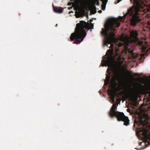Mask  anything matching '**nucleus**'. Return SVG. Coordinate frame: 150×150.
Listing matches in <instances>:
<instances>
[{
    "label": "nucleus",
    "mask_w": 150,
    "mask_h": 150,
    "mask_svg": "<svg viewBox=\"0 0 150 150\" xmlns=\"http://www.w3.org/2000/svg\"><path fill=\"white\" fill-rule=\"evenodd\" d=\"M122 0H118L117 2L119 3L120 1H121Z\"/></svg>",
    "instance_id": "nucleus-16"
},
{
    "label": "nucleus",
    "mask_w": 150,
    "mask_h": 150,
    "mask_svg": "<svg viewBox=\"0 0 150 150\" xmlns=\"http://www.w3.org/2000/svg\"><path fill=\"white\" fill-rule=\"evenodd\" d=\"M148 24L150 25V19L148 22Z\"/></svg>",
    "instance_id": "nucleus-14"
},
{
    "label": "nucleus",
    "mask_w": 150,
    "mask_h": 150,
    "mask_svg": "<svg viewBox=\"0 0 150 150\" xmlns=\"http://www.w3.org/2000/svg\"><path fill=\"white\" fill-rule=\"evenodd\" d=\"M93 25L91 23L88 25L86 22L80 21V23L76 24L75 32L71 34L70 39L71 41L74 40L73 43H80L86 35V30L93 29Z\"/></svg>",
    "instance_id": "nucleus-2"
},
{
    "label": "nucleus",
    "mask_w": 150,
    "mask_h": 150,
    "mask_svg": "<svg viewBox=\"0 0 150 150\" xmlns=\"http://www.w3.org/2000/svg\"><path fill=\"white\" fill-rule=\"evenodd\" d=\"M79 17V16H77V17Z\"/></svg>",
    "instance_id": "nucleus-18"
},
{
    "label": "nucleus",
    "mask_w": 150,
    "mask_h": 150,
    "mask_svg": "<svg viewBox=\"0 0 150 150\" xmlns=\"http://www.w3.org/2000/svg\"><path fill=\"white\" fill-rule=\"evenodd\" d=\"M143 130L144 131L143 133V134L146 138L148 139L150 141V134H148L146 130L144 127Z\"/></svg>",
    "instance_id": "nucleus-9"
},
{
    "label": "nucleus",
    "mask_w": 150,
    "mask_h": 150,
    "mask_svg": "<svg viewBox=\"0 0 150 150\" xmlns=\"http://www.w3.org/2000/svg\"><path fill=\"white\" fill-rule=\"evenodd\" d=\"M53 9L54 11L55 12L61 13L63 11L62 8L61 7H54L53 5H52Z\"/></svg>",
    "instance_id": "nucleus-7"
},
{
    "label": "nucleus",
    "mask_w": 150,
    "mask_h": 150,
    "mask_svg": "<svg viewBox=\"0 0 150 150\" xmlns=\"http://www.w3.org/2000/svg\"><path fill=\"white\" fill-rule=\"evenodd\" d=\"M133 75H134V76H137L139 77L140 76H139V74H138V73L137 74L134 73V74Z\"/></svg>",
    "instance_id": "nucleus-13"
},
{
    "label": "nucleus",
    "mask_w": 150,
    "mask_h": 150,
    "mask_svg": "<svg viewBox=\"0 0 150 150\" xmlns=\"http://www.w3.org/2000/svg\"><path fill=\"white\" fill-rule=\"evenodd\" d=\"M108 1V0H105V2L104 3V4H103L102 5V9L103 10H104L105 9V5L106 4V2Z\"/></svg>",
    "instance_id": "nucleus-11"
},
{
    "label": "nucleus",
    "mask_w": 150,
    "mask_h": 150,
    "mask_svg": "<svg viewBox=\"0 0 150 150\" xmlns=\"http://www.w3.org/2000/svg\"><path fill=\"white\" fill-rule=\"evenodd\" d=\"M98 12L100 13H101L102 12V11L101 10H100L98 11Z\"/></svg>",
    "instance_id": "nucleus-15"
},
{
    "label": "nucleus",
    "mask_w": 150,
    "mask_h": 150,
    "mask_svg": "<svg viewBox=\"0 0 150 150\" xmlns=\"http://www.w3.org/2000/svg\"><path fill=\"white\" fill-rule=\"evenodd\" d=\"M131 1L134 5L133 7L130 8L127 10V12L123 16H120L118 18H112L109 19L107 23L105 25V29L102 28L101 33L103 36L105 37L106 38L104 42L105 45L108 46V44H110L109 47L110 49L107 50L105 56H108L107 59H105L106 58L103 59L102 62L104 63L103 66L106 65L109 66H111L112 62L116 58L119 63L122 64L124 61L125 57L128 53L129 58H135L137 57L138 54L133 52L134 50L132 48H128V45L125 46V47L121 52L120 51L119 47L122 45V43H119L118 47L115 48V53L114 56L113 42H116V39L115 38V34L114 31H115L117 28L120 25V23L118 22L119 21H124L127 16L129 15V16H132L131 19V23L132 25L135 26L137 23L141 21L138 16L139 12L140 11H142L143 8L146 7L147 5L146 0H131Z\"/></svg>",
    "instance_id": "nucleus-1"
},
{
    "label": "nucleus",
    "mask_w": 150,
    "mask_h": 150,
    "mask_svg": "<svg viewBox=\"0 0 150 150\" xmlns=\"http://www.w3.org/2000/svg\"><path fill=\"white\" fill-rule=\"evenodd\" d=\"M107 71L108 72V74L106 75V79L104 81V84L105 85L106 84V85H108L109 83L110 76L111 74V69H110V70H109L108 69L107 70Z\"/></svg>",
    "instance_id": "nucleus-5"
},
{
    "label": "nucleus",
    "mask_w": 150,
    "mask_h": 150,
    "mask_svg": "<svg viewBox=\"0 0 150 150\" xmlns=\"http://www.w3.org/2000/svg\"><path fill=\"white\" fill-rule=\"evenodd\" d=\"M130 36L131 38L136 40H137V36L138 35L137 31L136 30H132L130 32Z\"/></svg>",
    "instance_id": "nucleus-6"
},
{
    "label": "nucleus",
    "mask_w": 150,
    "mask_h": 150,
    "mask_svg": "<svg viewBox=\"0 0 150 150\" xmlns=\"http://www.w3.org/2000/svg\"><path fill=\"white\" fill-rule=\"evenodd\" d=\"M90 21H92V20H90Z\"/></svg>",
    "instance_id": "nucleus-17"
},
{
    "label": "nucleus",
    "mask_w": 150,
    "mask_h": 150,
    "mask_svg": "<svg viewBox=\"0 0 150 150\" xmlns=\"http://www.w3.org/2000/svg\"><path fill=\"white\" fill-rule=\"evenodd\" d=\"M137 123V124H139L142 125L143 127L145 126L146 127L147 126V125L148 123V122L146 120L144 119V120H143L142 119L140 118L139 120L137 121L136 120H135L134 122V124Z\"/></svg>",
    "instance_id": "nucleus-4"
},
{
    "label": "nucleus",
    "mask_w": 150,
    "mask_h": 150,
    "mask_svg": "<svg viewBox=\"0 0 150 150\" xmlns=\"http://www.w3.org/2000/svg\"><path fill=\"white\" fill-rule=\"evenodd\" d=\"M108 91H109V93L110 95H111V100L112 101V102L113 103H114L115 102V96L114 95H113L112 90L111 89L109 88L108 89Z\"/></svg>",
    "instance_id": "nucleus-8"
},
{
    "label": "nucleus",
    "mask_w": 150,
    "mask_h": 150,
    "mask_svg": "<svg viewBox=\"0 0 150 150\" xmlns=\"http://www.w3.org/2000/svg\"><path fill=\"white\" fill-rule=\"evenodd\" d=\"M117 107L116 104H114L112 105L109 112L110 117L111 118L116 117L118 121L124 122V125L126 126L129 125V123L128 117L125 116L123 112L117 111Z\"/></svg>",
    "instance_id": "nucleus-3"
},
{
    "label": "nucleus",
    "mask_w": 150,
    "mask_h": 150,
    "mask_svg": "<svg viewBox=\"0 0 150 150\" xmlns=\"http://www.w3.org/2000/svg\"><path fill=\"white\" fill-rule=\"evenodd\" d=\"M146 47H144V46H143L142 47V50L143 52H145L146 51V53H148L149 51V50H146Z\"/></svg>",
    "instance_id": "nucleus-12"
},
{
    "label": "nucleus",
    "mask_w": 150,
    "mask_h": 150,
    "mask_svg": "<svg viewBox=\"0 0 150 150\" xmlns=\"http://www.w3.org/2000/svg\"><path fill=\"white\" fill-rule=\"evenodd\" d=\"M115 77H113L112 79V81L113 82H115V80L118 79L120 76V74L117 72L115 73Z\"/></svg>",
    "instance_id": "nucleus-10"
}]
</instances>
